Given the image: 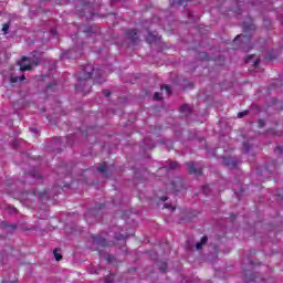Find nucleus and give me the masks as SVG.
I'll list each match as a JSON object with an SVG mask.
<instances>
[{
    "mask_svg": "<svg viewBox=\"0 0 283 283\" xmlns=\"http://www.w3.org/2000/svg\"><path fill=\"white\" fill-rule=\"evenodd\" d=\"M243 32L244 34L237 35L233 40V43L237 44V46L233 48V50H238V48H241L242 50H247V45H250L251 43V32H255V24L253 23L252 18H248V21L242 23Z\"/></svg>",
    "mask_w": 283,
    "mask_h": 283,
    "instance_id": "nucleus-1",
    "label": "nucleus"
},
{
    "mask_svg": "<svg viewBox=\"0 0 283 283\" xmlns=\"http://www.w3.org/2000/svg\"><path fill=\"white\" fill-rule=\"evenodd\" d=\"M38 200H43L44 198H52V190L45 189L44 191L30 190L22 193V200L25 205H33Z\"/></svg>",
    "mask_w": 283,
    "mask_h": 283,
    "instance_id": "nucleus-2",
    "label": "nucleus"
},
{
    "mask_svg": "<svg viewBox=\"0 0 283 283\" xmlns=\"http://www.w3.org/2000/svg\"><path fill=\"white\" fill-rule=\"evenodd\" d=\"M41 63V59L35 57H28V56H22L21 61L18 62V65H20L21 72H30L32 71L33 67H36Z\"/></svg>",
    "mask_w": 283,
    "mask_h": 283,
    "instance_id": "nucleus-3",
    "label": "nucleus"
},
{
    "mask_svg": "<svg viewBox=\"0 0 283 283\" xmlns=\"http://www.w3.org/2000/svg\"><path fill=\"white\" fill-rule=\"evenodd\" d=\"M93 244H96L97 247H103L104 249L107 247H112V242L107 241L103 234H92Z\"/></svg>",
    "mask_w": 283,
    "mask_h": 283,
    "instance_id": "nucleus-4",
    "label": "nucleus"
},
{
    "mask_svg": "<svg viewBox=\"0 0 283 283\" xmlns=\"http://www.w3.org/2000/svg\"><path fill=\"white\" fill-rule=\"evenodd\" d=\"M94 72L96 74V73L101 72V70L92 69V72H86L85 70H83L82 72L78 73L77 80L78 81H90V78H92V76H94Z\"/></svg>",
    "mask_w": 283,
    "mask_h": 283,
    "instance_id": "nucleus-5",
    "label": "nucleus"
},
{
    "mask_svg": "<svg viewBox=\"0 0 283 283\" xmlns=\"http://www.w3.org/2000/svg\"><path fill=\"white\" fill-rule=\"evenodd\" d=\"M126 38L133 43V45H136V42L138 41V30L136 29L127 30Z\"/></svg>",
    "mask_w": 283,
    "mask_h": 283,
    "instance_id": "nucleus-6",
    "label": "nucleus"
},
{
    "mask_svg": "<svg viewBox=\"0 0 283 283\" xmlns=\"http://www.w3.org/2000/svg\"><path fill=\"white\" fill-rule=\"evenodd\" d=\"M187 167H188V172L191 176H202V169L196 168V164H193V161H188Z\"/></svg>",
    "mask_w": 283,
    "mask_h": 283,
    "instance_id": "nucleus-7",
    "label": "nucleus"
},
{
    "mask_svg": "<svg viewBox=\"0 0 283 283\" xmlns=\"http://www.w3.org/2000/svg\"><path fill=\"white\" fill-rule=\"evenodd\" d=\"M238 158L235 157H224L223 158V165L226 167H238Z\"/></svg>",
    "mask_w": 283,
    "mask_h": 283,
    "instance_id": "nucleus-8",
    "label": "nucleus"
},
{
    "mask_svg": "<svg viewBox=\"0 0 283 283\" xmlns=\"http://www.w3.org/2000/svg\"><path fill=\"white\" fill-rule=\"evenodd\" d=\"M76 92H83V94H90V90H92L91 85H87V83L77 84L75 85Z\"/></svg>",
    "mask_w": 283,
    "mask_h": 283,
    "instance_id": "nucleus-9",
    "label": "nucleus"
},
{
    "mask_svg": "<svg viewBox=\"0 0 283 283\" xmlns=\"http://www.w3.org/2000/svg\"><path fill=\"white\" fill-rule=\"evenodd\" d=\"M27 178H33L34 180H39L41 182V180H43V176H41V172L34 170L31 171L27 175Z\"/></svg>",
    "mask_w": 283,
    "mask_h": 283,
    "instance_id": "nucleus-10",
    "label": "nucleus"
},
{
    "mask_svg": "<svg viewBox=\"0 0 283 283\" xmlns=\"http://www.w3.org/2000/svg\"><path fill=\"white\" fill-rule=\"evenodd\" d=\"M156 41H158V35H156V34H154V32L149 31L148 35L146 36V42L151 44V43H156Z\"/></svg>",
    "mask_w": 283,
    "mask_h": 283,
    "instance_id": "nucleus-11",
    "label": "nucleus"
},
{
    "mask_svg": "<svg viewBox=\"0 0 283 283\" xmlns=\"http://www.w3.org/2000/svg\"><path fill=\"white\" fill-rule=\"evenodd\" d=\"M180 114H185V116H189V114H191V108L189 107L188 104L181 105Z\"/></svg>",
    "mask_w": 283,
    "mask_h": 283,
    "instance_id": "nucleus-12",
    "label": "nucleus"
},
{
    "mask_svg": "<svg viewBox=\"0 0 283 283\" xmlns=\"http://www.w3.org/2000/svg\"><path fill=\"white\" fill-rule=\"evenodd\" d=\"M208 241H209V238H208L207 235H203V237L201 238V241L196 244L197 251H200V249H202V245H203L206 242H208Z\"/></svg>",
    "mask_w": 283,
    "mask_h": 283,
    "instance_id": "nucleus-13",
    "label": "nucleus"
},
{
    "mask_svg": "<svg viewBox=\"0 0 283 283\" xmlns=\"http://www.w3.org/2000/svg\"><path fill=\"white\" fill-rule=\"evenodd\" d=\"M243 273L245 275V282H255V279L258 277L255 274H251L249 276V273H247L245 269H243Z\"/></svg>",
    "mask_w": 283,
    "mask_h": 283,
    "instance_id": "nucleus-14",
    "label": "nucleus"
},
{
    "mask_svg": "<svg viewBox=\"0 0 283 283\" xmlns=\"http://www.w3.org/2000/svg\"><path fill=\"white\" fill-rule=\"evenodd\" d=\"M53 255H54L56 262H61V260H63V255L61 253H59V249L57 248H55L53 250Z\"/></svg>",
    "mask_w": 283,
    "mask_h": 283,
    "instance_id": "nucleus-15",
    "label": "nucleus"
},
{
    "mask_svg": "<svg viewBox=\"0 0 283 283\" xmlns=\"http://www.w3.org/2000/svg\"><path fill=\"white\" fill-rule=\"evenodd\" d=\"M277 59V54L275 52H270L265 55V61H275Z\"/></svg>",
    "mask_w": 283,
    "mask_h": 283,
    "instance_id": "nucleus-16",
    "label": "nucleus"
},
{
    "mask_svg": "<svg viewBox=\"0 0 283 283\" xmlns=\"http://www.w3.org/2000/svg\"><path fill=\"white\" fill-rule=\"evenodd\" d=\"M250 150H251V144H249L248 142L243 143L242 154H249Z\"/></svg>",
    "mask_w": 283,
    "mask_h": 283,
    "instance_id": "nucleus-17",
    "label": "nucleus"
},
{
    "mask_svg": "<svg viewBox=\"0 0 283 283\" xmlns=\"http://www.w3.org/2000/svg\"><path fill=\"white\" fill-rule=\"evenodd\" d=\"M97 171H99V174H107V164L106 163L101 164V166L97 167Z\"/></svg>",
    "mask_w": 283,
    "mask_h": 283,
    "instance_id": "nucleus-18",
    "label": "nucleus"
},
{
    "mask_svg": "<svg viewBox=\"0 0 283 283\" xmlns=\"http://www.w3.org/2000/svg\"><path fill=\"white\" fill-rule=\"evenodd\" d=\"M160 273H167V262L163 261L158 264Z\"/></svg>",
    "mask_w": 283,
    "mask_h": 283,
    "instance_id": "nucleus-19",
    "label": "nucleus"
},
{
    "mask_svg": "<svg viewBox=\"0 0 283 283\" xmlns=\"http://www.w3.org/2000/svg\"><path fill=\"white\" fill-rule=\"evenodd\" d=\"M199 59L200 61H209V54H207V52H200Z\"/></svg>",
    "mask_w": 283,
    "mask_h": 283,
    "instance_id": "nucleus-20",
    "label": "nucleus"
},
{
    "mask_svg": "<svg viewBox=\"0 0 283 283\" xmlns=\"http://www.w3.org/2000/svg\"><path fill=\"white\" fill-rule=\"evenodd\" d=\"M114 277H115L114 274H111V275L106 276L104 279V283H112V282H114Z\"/></svg>",
    "mask_w": 283,
    "mask_h": 283,
    "instance_id": "nucleus-21",
    "label": "nucleus"
},
{
    "mask_svg": "<svg viewBox=\"0 0 283 283\" xmlns=\"http://www.w3.org/2000/svg\"><path fill=\"white\" fill-rule=\"evenodd\" d=\"M154 101H163V94H160V93H158V92H156L155 94H154Z\"/></svg>",
    "mask_w": 283,
    "mask_h": 283,
    "instance_id": "nucleus-22",
    "label": "nucleus"
},
{
    "mask_svg": "<svg viewBox=\"0 0 283 283\" xmlns=\"http://www.w3.org/2000/svg\"><path fill=\"white\" fill-rule=\"evenodd\" d=\"M8 30H10V24L4 23L3 27H2V32H4V34H8Z\"/></svg>",
    "mask_w": 283,
    "mask_h": 283,
    "instance_id": "nucleus-23",
    "label": "nucleus"
},
{
    "mask_svg": "<svg viewBox=\"0 0 283 283\" xmlns=\"http://www.w3.org/2000/svg\"><path fill=\"white\" fill-rule=\"evenodd\" d=\"M168 169H178V163L171 161Z\"/></svg>",
    "mask_w": 283,
    "mask_h": 283,
    "instance_id": "nucleus-24",
    "label": "nucleus"
},
{
    "mask_svg": "<svg viewBox=\"0 0 283 283\" xmlns=\"http://www.w3.org/2000/svg\"><path fill=\"white\" fill-rule=\"evenodd\" d=\"M115 239H116L117 241L123 240V242H125V240H127V235L119 234V235H116Z\"/></svg>",
    "mask_w": 283,
    "mask_h": 283,
    "instance_id": "nucleus-25",
    "label": "nucleus"
},
{
    "mask_svg": "<svg viewBox=\"0 0 283 283\" xmlns=\"http://www.w3.org/2000/svg\"><path fill=\"white\" fill-rule=\"evenodd\" d=\"M161 90H165L167 92V94H171V86H169V85L161 86Z\"/></svg>",
    "mask_w": 283,
    "mask_h": 283,
    "instance_id": "nucleus-26",
    "label": "nucleus"
},
{
    "mask_svg": "<svg viewBox=\"0 0 283 283\" xmlns=\"http://www.w3.org/2000/svg\"><path fill=\"white\" fill-rule=\"evenodd\" d=\"M247 114H249V111H243L238 113V118H244V116H247Z\"/></svg>",
    "mask_w": 283,
    "mask_h": 283,
    "instance_id": "nucleus-27",
    "label": "nucleus"
},
{
    "mask_svg": "<svg viewBox=\"0 0 283 283\" xmlns=\"http://www.w3.org/2000/svg\"><path fill=\"white\" fill-rule=\"evenodd\" d=\"M106 261L108 262V264H112L114 262V255L108 254L106 256Z\"/></svg>",
    "mask_w": 283,
    "mask_h": 283,
    "instance_id": "nucleus-28",
    "label": "nucleus"
},
{
    "mask_svg": "<svg viewBox=\"0 0 283 283\" xmlns=\"http://www.w3.org/2000/svg\"><path fill=\"white\" fill-rule=\"evenodd\" d=\"M258 125H259L260 129H262V127H264V125H266V123L264 122V119H259Z\"/></svg>",
    "mask_w": 283,
    "mask_h": 283,
    "instance_id": "nucleus-29",
    "label": "nucleus"
},
{
    "mask_svg": "<svg viewBox=\"0 0 283 283\" xmlns=\"http://www.w3.org/2000/svg\"><path fill=\"white\" fill-rule=\"evenodd\" d=\"M103 94H104V96H106V98H109V96H112V92H109L107 90L104 91Z\"/></svg>",
    "mask_w": 283,
    "mask_h": 283,
    "instance_id": "nucleus-30",
    "label": "nucleus"
},
{
    "mask_svg": "<svg viewBox=\"0 0 283 283\" xmlns=\"http://www.w3.org/2000/svg\"><path fill=\"white\" fill-rule=\"evenodd\" d=\"M255 55H249L247 59H245V63H251V59H254Z\"/></svg>",
    "mask_w": 283,
    "mask_h": 283,
    "instance_id": "nucleus-31",
    "label": "nucleus"
},
{
    "mask_svg": "<svg viewBox=\"0 0 283 283\" xmlns=\"http://www.w3.org/2000/svg\"><path fill=\"white\" fill-rule=\"evenodd\" d=\"M172 3H177L178 6H182L185 3L182 0H172Z\"/></svg>",
    "mask_w": 283,
    "mask_h": 283,
    "instance_id": "nucleus-32",
    "label": "nucleus"
},
{
    "mask_svg": "<svg viewBox=\"0 0 283 283\" xmlns=\"http://www.w3.org/2000/svg\"><path fill=\"white\" fill-rule=\"evenodd\" d=\"M260 65V60H255L253 63V67H258Z\"/></svg>",
    "mask_w": 283,
    "mask_h": 283,
    "instance_id": "nucleus-33",
    "label": "nucleus"
},
{
    "mask_svg": "<svg viewBox=\"0 0 283 283\" xmlns=\"http://www.w3.org/2000/svg\"><path fill=\"white\" fill-rule=\"evenodd\" d=\"M276 151H279V154H282V151H283L282 146H277V147H276Z\"/></svg>",
    "mask_w": 283,
    "mask_h": 283,
    "instance_id": "nucleus-34",
    "label": "nucleus"
},
{
    "mask_svg": "<svg viewBox=\"0 0 283 283\" xmlns=\"http://www.w3.org/2000/svg\"><path fill=\"white\" fill-rule=\"evenodd\" d=\"M167 200H169V198H167V197H161V201H163V202H167Z\"/></svg>",
    "mask_w": 283,
    "mask_h": 283,
    "instance_id": "nucleus-35",
    "label": "nucleus"
},
{
    "mask_svg": "<svg viewBox=\"0 0 283 283\" xmlns=\"http://www.w3.org/2000/svg\"><path fill=\"white\" fill-rule=\"evenodd\" d=\"M17 81H19V77L11 78V83H17Z\"/></svg>",
    "mask_w": 283,
    "mask_h": 283,
    "instance_id": "nucleus-36",
    "label": "nucleus"
},
{
    "mask_svg": "<svg viewBox=\"0 0 283 283\" xmlns=\"http://www.w3.org/2000/svg\"><path fill=\"white\" fill-rule=\"evenodd\" d=\"M207 189H209V186H203V192L207 193Z\"/></svg>",
    "mask_w": 283,
    "mask_h": 283,
    "instance_id": "nucleus-37",
    "label": "nucleus"
},
{
    "mask_svg": "<svg viewBox=\"0 0 283 283\" xmlns=\"http://www.w3.org/2000/svg\"><path fill=\"white\" fill-rule=\"evenodd\" d=\"M20 81H25V75H22V76L20 77Z\"/></svg>",
    "mask_w": 283,
    "mask_h": 283,
    "instance_id": "nucleus-38",
    "label": "nucleus"
},
{
    "mask_svg": "<svg viewBox=\"0 0 283 283\" xmlns=\"http://www.w3.org/2000/svg\"><path fill=\"white\" fill-rule=\"evenodd\" d=\"M1 283H17V281H11V282L2 281Z\"/></svg>",
    "mask_w": 283,
    "mask_h": 283,
    "instance_id": "nucleus-39",
    "label": "nucleus"
},
{
    "mask_svg": "<svg viewBox=\"0 0 283 283\" xmlns=\"http://www.w3.org/2000/svg\"><path fill=\"white\" fill-rule=\"evenodd\" d=\"M48 90H52V84H48Z\"/></svg>",
    "mask_w": 283,
    "mask_h": 283,
    "instance_id": "nucleus-40",
    "label": "nucleus"
},
{
    "mask_svg": "<svg viewBox=\"0 0 283 283\" xmlns=\"http://www.w3.org/2000/svg\"><path fill=\"white\" fill-rule=\"evenodd\" d=\"M164 207H165V209H169V205L168 203H166Z\"/></svg>",
    "mask_w": 283,
    "mask_h": 283,
    "instance_id": "nucleus-41",
    "label": "nucleus"
},
{
    "mask_svg": "<svg viewBox=\"0 0 283 283\" xmlns=\"http://www.w3.org/2000/svg\"><path fill=\"white\" fill-rule=\"evenodd\" d=\"M254 264H255V263H254L253 261H250V265H251V266H254Z\"/></svg>",
    "mask_w": 283,
    "mask_h": 283,
    "instance_id": "nucleus-42",
    "label": "nucleus"
},
{
    "mask_svg": "<svg viewBox=\"0 0 283 283\" xmlns=\"http://www.w3.org/2000/svg\"><path fill=\"white\" fill-rule=\"evenodd\" d=\"M280 21H281V23H282V25H283V15L280 18Z\"/></svg>",
    "mask_w": 283,
    "mask_h": 283,
    "instance_id": "nucleus-43",
    "label": "nucleus"
},
{
    "mask_svg": "<svg viewBox=\"0 0 283 283\" xmlns=\"http://www.w3.org/2000/svg\"><path fill=\"white\" fill-rule=\"evenodd\" d=\"M172 190H174V191H179V189H178V188H174Z\"/></svg>",
    "mask_w": 283,
    "mask_h": 283,
    "instance_id": "nucleus-44",
    "label": "nucleus"
},
{
    "mask_svg": "<svg viewBox=\"0 0 283 283\" xmlns=\"http://www.w3.org/2000/svg\"><path fill=\"white\" fill-rule=\"evenodd\" d=\"M55 190H56V187H53V188H52V191H55Z\"/></svg>",
    "mask_w": 283,
    "mask_h": 283,
    "instance_id": "nucleus-45",
    "label": "nucleus"
},
{
    "mask_svg": "<svg viewBox=\"0 0 283 283\" xmlns=\"http://www.w3.org/2000/svg\"><path fill=\"white\" fill-rule=\"evenodd\" d=\"M12 211H14V213H17V210H15V208H12Z\"/></svg>",
    "mask_w": 283,
    "mask_h": 283,
    "instance_id": "nucleus-46",
    "label": "nucleus"
},
{
    "mask_svg": "<svg viewBox=\"0 0 283 283\" xmlns=\"http://www.w3.org/2000/svg\"><path fill=\"white\" fill-rule=\"evenodd\" d=\"M90 213H94V210H91Z\"/></svg>",
    "mask_w": 283,
    "mask_h": 283,
    "instance_id": "nucleus-47",
    "label": "nucleus"
},
{
    "mask_svg": "<svg viewBox=\"0 0 283 283\" xmlns=\"http://www.w3.org/2000/svg\"><path fill=\"white\" fill-rule=\"evenodd\" d=\"M51 32H52V34H54V32H55V31H54V30H52Z\"/></svg>",
    "mask_w": 283,
    "mask_h": 283,
    "instance_id": "nucleus-48",
    "label": "nucleus"
},
{
    "mask_svg": "<svg viewBox=\"0 0 283 283\" xmlns=\"http://www.w3.org/2000/svg\"><path fill=\"white\" fill-rule=\"evenodd\" d=\"M148 140H149V139L146 138V139H145V143H147Z\"/></svg>",
    "mask_w": 283,
    "mask_h": 283,
    "instance_id": "nucleus-49",
    "label": "nucleus"
},
{
    "mask_svg": "<svg viewBox=\"0 0 283 283\" xmlns=\"http://www.w3.org/2000/svg\"><path fill=\"white\" fill-rule=\"evenodd\" d=\"M175 185H176V182L172 181V186H175Z\"/></svg>",
    "mask_w": 283,
    "mask_h": 283,
    "instance_id": "nucleus-50",
    "label": "nucleus"
}]
</instances>
